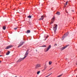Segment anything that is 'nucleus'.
<instances>
[{"label": "nucleus", "instance_id": "obj_30", "mask_svg": "<svg viewBox=\"0 0 77 77\" xmlns=\"http://www.w3.org/2000/svg\"><path fill=\"white\" fill-rule=\"evenodd\" d=\"M48 38V36L47 37H46V38Z\"/></svg>", "mask_w": 77, "mask_h": 77}, {"label": "nucleus", "instance_id": "obj_21", "mask_svg": "<svg viewBox=\"0 0 77 77\" xmlns=\"http://www.w3.org/2000/svg\"><path fill=\"white\" fill-rule=\"evenodd\" d=\"M14 30H17V28H14Z\"/></svg>", "mask_w": 77, "mask_h": 77}, {"label": "nucleus", "instance_id": "obj_23", "mask_svg": "<svg viewBox=\"0 0 77 77\" xmlns=\"http://www.w3.org/2000/svg\"><path fill=\"white\" fill-rule=\"evenodd\" d=\"M52 74V73H51V74L48 75L47 76H48H48H50V75H51V74Z\"/></svg>", "mask_w": 77, "mask_h": 77}, {"label": "nucleus", "instance_id": "obj_28", "mask_svg": "<svg viewBox=\"0 0 77 77\" xmlns=\"http://www.w3.org/2000/svg\"><path fill=\"white\" fill-rule=\"evenodd\" d=\"M1 56H2V55H0V57H1Z\"/></svg>", "mask_w": 77, "mask_h": 77}, {"label": "nucleus", "instance_id": "obj_1", "mask_svg": "<svg viewBox=\"0 0 77 77\" xmlns=\"http://www.w3.org/2000/svg\"><path fill=\"white\" fill-rule=\"evenodd\" d=\"M28 54H29V50H27L24 55V57L23 58H20L17 61V62H21L22 60H24V59H25L26 57H27V55H28Z\"/></svg>", "mask_w": 77, "mask_h": 77}, {"label": "nucleus", "instance_id": "obj_7", "mask_svg": "<svg viewBox=\"0 0 77 77\" xmlns=\"http://www.w3.org/2000/svg\"><path fill=\"white\" fill-rule=\"evenodd\" d=\"M24 44V42H21L20 43V44L19 45V46H18V48H19V47H21L23 44Z\"/></svg>", "mask_w": 77, "mask_h": 77}, {"label": "nucleus", "instance_id": "obj_9", "mask_svg": "<svg viewBox=\"0 0 77 77\" xmlns=\"http://www.w3.org/2000/svg\"><path fill=\"white\" fill-rule=\"evenodd\" d=\"M68 46H69V45H67L66 46L62 48H61V50H64V49H65V48H66V47H68Z\"/></svg>", "mask_w": 77, "mask_h": 77}, {"label": "nucleus", "instance_id": "obj_26", "mask_svg": "<svg viewBox=\"0 0 77 77\" xmlns=\"http://www.w3.org/2000/svg\"><path fill=\"white\" fill-rule=\"evenodd\" d=\"M46 68H47V67H44V69H46Z\"/></svg>", "mask_w": 77, "mask_h": 77}, {"label": "nucleus", "instance_id": "obj_11", "mask_svg": "<svg viewBox=\"0 0 77 77\" xmlns=\"http://www.w3.org/2000/svg\"><path fill=\"white\" fill-rule=\"evenodd\" d=\"M56 14H57V15H60V12L58 11L56 13Z\"/></svg>", "mask_w": 77, "mask_h": 77}, {"label": "nucleus", "instance_id": "obj_16", "mask_svg": "<svg viewBox=\"0 0 77 77\" xmlns=\"http://www.w3.org/2000/svg\"><path fill=\"white\" fill-rule=\"evenodd\" d=\"M27 17L29 18H32V16L29 15V16H28Z\"/></svg>", "mask_w": 77, "mask_h": 77}, {"label": "nucleus", "instance_id": "obj_6", "mask_svg": "<svg viewBox=\"0 0 77 77\" xmlns=\"http://www.w3.org/2000/svg\"><path fill=\"white\" fill-rule=\"evenodd\" d=\"M55 17H54V16L51 20V24H52L54 22V21H55Z\"/></svg>", "mask_w": 77, "mask_h": 77}, {"label": "nucleus", "instance_id": "obj_20", "mask_svg": "<svg viewBox=\"0 0 77 77\" xmlns=\"http://www.w3.org/2000/svg\"><path fill=\"white\" fill-rule=\"evenodd\" d=\"M57 44H55V45H54V46H57Z\"/></svg>", "mask_w": 77, "mask_h": 77}, {"label": "nucleus", "instance_id": "obj_25", "mask_svg": "<svg viewBox=\"0 0 77 77\" xmlns=\"http://www.w3.org/2000/svg\"><path fill=\"white\" fill-rule=\"evenodd\" d=\"M51 69H52V68H51L50 69H49V71H50V70H51Z\"/></svg>", "mask_w": 77, "mask_h": 77}, {"label": "nucleus", "instance_id": "obj_12", "mask_svg": "<svg viewBox=\"0 0 77 77\" xmlns=\"http://www.w3.org/2000/svg\"><path fill=\"white\" fill-rule=\"evenodd\" d=\"M9 53H10V51H8L6 54V55H9Z\"/></svg>", "mask_w": 77, "mask_h": 77}, {"label": "nucleus", "instance_id": "obj_8", "mask_svg": "<svg viewBox=\"0 0 77 77\" xmlns=\"http://www.w3.org/2000/svg\"><path fill=\"white\" fill-rule=\"evenodd\" d=\"M13 47V46H12V45H9L8 46H7L5 48V49L6 50L7 49H9V48H11V47Z\"/></svg>", "mask_w": 77, "mask_h": 77}, {"label": "nucleus", "instance_id": "obj_18", "mask_svg": "<svg viewBox=\"0 0 77 77\" xmlns=\"http://www.w3.org/2000/svg\"><path fill=\"white\" fill-rule=\"evenodd\" d=\"M40 71H38L37 72V74H38H38H39L40 73Z\"/></svg>", "mask_w": 77, "mask_h": 77}, {"label": "nucleus", "instance_id": "obj_5", "mask_svg": "<svg viewBox=\"0 0 77 77\" xmlns=\"http://www.w3.org/2000/svg\"><path fill=\"white\" fill-rule=\"evenodd\" d=\"M40 67H41V64L38 63L35 66L36 69H38V68Z\"/></svg>", "mask_w": 77, "mask_h": 77}, {"label": "nucleus", "instance_id": "obj_17", "mask_svg": "<svg viewBox=\"0 0 77 77\" xmlns=\"http://www.w3.org/2000/svg\"><path fill=\"white\" fill-rule=\"evenodd\" d=\"M68 5V1H67L65 4V6H66Z\"/></svg>", "mask_w": 77, "mask_h": 77}, {"label": "nucleus", "instance_id": "obj_27", "mask_svg": "<svg viewBox=\"0 0 77 77\" xmlns=\"http://www.w3.org/2000/svg\"><path fill=\"white\" fill-rule=\"evenodd\" d=\"M1 62H2V61L0 60V63H1Z\"/></svg>", "mask_w": 77, "mask_h": 77}, {"label": "nucleus", "instance_id": "obj_19", "mask_svg": "<svg viewBox=\"0 0 77 77\" xmlns=\"http://www.w3.org/2000/svg\"><path fill=\"white\" fill-rule=\"evenodd\" d=\"M43 47H47V46H46V45H43Z\"/></svg>", "mask_w": 77, "mask_h": 77}, {"label": "nucleus", "instance_id": "obj_3", "mask_svg": "<svg viewBox=\"0 0 77 77\" xmlns=\"http://www.w3.org/2000/svg\"><path fill=\"white\" fill-rule=\"evenodd\" d=\"M51 45H49L48 47V48H47L46 49H45L44 51L45 52H47L49 50H50V49L51 48Z\"/></svg>", "mask_w": 77, "mask_h": 77}, {"label": "nucleus", "instance_id": "obj_13", "mask_svg": "<svg viewBox=\"0 0 77 77\" xmlns=\"http://www.w3.org/2000/svg\"><path fill=\"white\" fill-rule=\"evenodd\" d=\"M30 32V31L29 30H28L27 31L26 33H29Z\"/></svg>", "mask_w": 77, "mask_h": 77}, {"label": "nucleus", "instance_id": "obj_10", "mask_svg": "<svg viewBox=\"0 0 77 77\" xmlns=\"http://www.w3.org/2000/svg\"><path fill=\"white\" fill-rule=\"evenodd\" d=\"M44 16H42L41 17V18L39 19V20H44Z\"/></svg>", "mask_w": 77, "mask_h": 77}, {"label": "nucleus", "instance_id": "obj_24", "mask_svg": "<svg viewBox=\"0 0 77 77\" xmlns=\"http://www.w3.org/2000/svg\"><path fill=\"white\" fill-rule=\"evenodd\" d=\"M52 74V73H51V74L48 75L47 76H48H48H50V75H51V74Z\"/></svg>", "mask_w": 77, "mask_h": 77}, {"label": "nucleus", "instance_id": "obj_2", "mask_svg": "<svg viewBox=\"0 0 77 77\" xmlns=\"http://www.w3.org/2000/svg\"><path fill=\"white\" fill-rule=\"evenodd\" d=\"M57 24H55L54 25V26L53 28V29H54V30L55 33H56V30L57 29Z\"/></svg>", "mask_w": 77, "mask_h": 77}, {"label": "nucleus", "instance_id": "obj_29", "mask_svg": "<svg viewBox=\"0 0 77 77\" xmlns=\"http://www.w3.org/2000/svg\"><path fill=\"white\" fill-rule=\"evenodd\" d=\"M14 77H17V76H15Z\"/></svg>", "mask_w": 77, "mask_h": 77}, {"label": "nucleus", "instance_id": "obj_31", "mask_svg": "<svg viewBox=\"0 0 77 77\" xmlns=\"http://www.w3.org/2000/svg\"><path fill=\"white\" fill-rule=\"evenodd\" d=\"M1 52V51H0V53Z\"/></svg>", "mask_w": 77, "mask_h": 77}, {"label": "nucleus", "instance_id": "obj_22", "mask_svg": "<svg viewBox=\"0 0 77 77\" xmlns=\"http://www.w3.org/2000/svg\"><path fill=\"white\" fill-rule=\"evenodd\" d=\"M46 69H43L42 70V71H45V70Z\"/></svg>", "mask_w": 77, "mask_h": 77}, {"label": "nucleus", "instance_id": "obj_14", "mask_svg": "<svg viewBox=\"0 0 77 77\" xmlns=\"http://www.w3.org/2000/svg\"><path fill=\"white\" fill-rule=\"evenodd\" d=\"M52 63V62L50 61L49 62V65H51Z\"/></svg>", "mask_w": 77, "mask_h": 77}, {"label": "nucleus", "instance_id": "obj_15", "mask_svg": "<svg viewBox=\"0 0 77 77\" xmlns=\"http://www.w3.org/2000/svg\"><path fill=\"white\" fill-rule=\"evenodd\" d=\"M3 29V30H5L6 29V26H3L2 27Z\"/></svg>", "mask_w": 77, "mask_h": 77}, {"label": "nucleus", "instance_id": "obj_4", "mask_svg": "<svg viewBox=\"0 0 77 77\" xmlns=\"http://www.w3.org/2000/svg\"><path fill=\"white\" fill-rule=\"evenodd\" d=\"M68 34H69V32H67L66 33H65L64 35H65L64 36H63L62 37V40H63L64 39V38H65V37L67 36L68 35Z\"/></svg>", "mask_w": 77, "mask_h": 77}]
</instances>
